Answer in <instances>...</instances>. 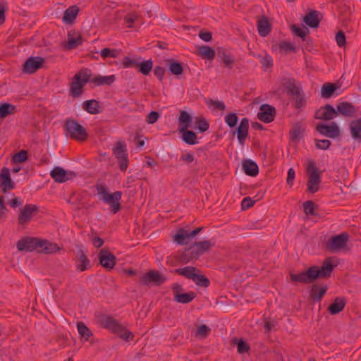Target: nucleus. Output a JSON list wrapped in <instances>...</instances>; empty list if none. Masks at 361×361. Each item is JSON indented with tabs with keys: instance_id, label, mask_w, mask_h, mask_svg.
Instances as JSON below:
<instances>
[{
	"instance_id": "nucleus-1",
	"label": "nucleus",
	"mask_w": 361,
	"mask_h": 361,
	"mask_svg": "<svg viewBox=\"0 0 361 361\" xmlns=\"http://www.w3.org/2000/svg\"><path fill=\"white\" fill-rule=\"evenodd\" d=\"M336 265L332 264L331 257L324 260L322 266H311L307 270L298 274H290V279L295 284L298 283L309 284L319 279L329 278Z\"/></svg>"
},
{
	"instance_id": "nucleus-2",
	"label": "nucleus",
	"mask_w": 361,
	"mask_h": 361,
	"mask_svg": "<svg viewBox=\"0 0 361 361\" xmlns=\"http://www.w3.org/2000/svg\"><path fill=\"white\" fill-rule=\"evenodd\" d=\"M17 249L19 251L32 252L51 254L59 250V247L47 240L39 239L35 237L21 238L16 243Z\"/></svg>"
},
{
	"instance_id": "nucleus-3",
	"label": "nucleus",
	"mask_w": 361,
	"mask_h": 361,
	"mask_svg": "<svg viewBox=\"0 0 361 361\" xmlns=\"http://www.w3.org/2000/svg\"><path fill=\"white\" fill-rule=\"evenodd\" d=\"M99 324L120 338H133L134 335L131 331L121 324L116 319L109 314H102L99 316Z\"/></svg>"
},
{
	"instance_id": "nucleus-4",
	"label": "nucleus",
	"mask_w": 361,
	"mask_h": 361,
	"mask_svg": "<svg viewBox=\"0 0 361 361\" xmlns=\"http://www.w3.org/2000/svg\"><path fill=\"white\" fill-rule=\"evenodd\" d=\"M96 189L99 199L110 205L113 214L117 213L121 209L120 200L122 192L116 191L114 193H109L106 186L103 184H97Z\"/></svg>"
},
{
	"instance_id": "nucleus-5",
	"label": "nucleus",
	"mask_w": 361,
	"mask_h": 361,
	"mask_svg": "<svg viewBox=\"0 0 361 361\" xmlns=\"http://www.w3.org/2000/svg\"><path fill=\"white\" fill-rule=\"evenodd\" d=\"M173 272L192 280L197 286L207 288L210 284L209 280L201 274V270L195 267L188 266L176 269Z\"/></svg>"
},
{
	"instance_id": "nucleus-6",
	"label": "nucleus",
	"mask_w": 361,
	"mask_h": 361,
	"mask_svg": "<svg viewBox=\"0 0 361 361\" xmlns=\"http://www.w3.org/2000/svg\"><path fill=\"white\" fill-rule=\"evenodd\" d=\"M306 171L308 176L307 190L311 193H315L319 190L322 182L321 172L312 159L308 161Z\"/></svg>"
},
{
	"instance_id": "nucleus-7",
	"label": "nucleus",
	"mask_w": 361,
	"mask_h": 361,
	"mask_svg": "<svg viewBox=\"0 0 361 361\" xmlns=\"http://www.w3.org/2000/svg\"><path fill=\"white\" fill-rule=\"evenodd\" d=\"M90 78V75L83 71L77 73L71 83V95L74 98L80 97L83 92V87L88 82Z\"/></svg>"
},
{
	"instance_id": "nucleus-8",
	"label": "nucleus",
	"mask_w": 361,
	"mask_h": 361,
	"mask_svg": "<svg viewBox=\"0 0 361 361\" xmlns=\"http://www.w3.org/2000/svg\"><path fill=\"white\" fill-rule=\"evenodd\" d=\"M166 277L157 270H150L144 274L139 280L140 285L150 286L152 285L159 286L166 282Z\"/></svg>"
},
{
	"instance_id": "nucleus-9",
	"label": "nucleus",
	"mask_w": 361,
	"mask_h": 361,
	"mask_svg": "<svg viewBox=\"0 0 361 361\" xmlns=\"http://www.w3.org/2000/svg\"><path fill=\"white\" fill-rule=\"evenodd\" d=\"M348 237V234L345 232L331 236L326 243V250L331 253L341 250L347 246Z\"/></svg>"
},
{
	"instance_id": "nucleus-10",
	"label": "nucleus",
	"mask_w": 361,
	"mask_h": 361,
	"mask_svg": "<svg viewBox=\"0 0 361 361\" xmlns=\"http://www.w3.org/2000/svg\"><path fill=\"white\" fill-rule=\"evenodd\" d=\"M65 127L71 138L80 141H84L87 138L85 129L75 121L72 119L67 120Z\"/></svg>"
},
{
	"instance_id": "nucleus-11",
	"label": "nucleus",
	"mask_w": 361,
	"mask_h": 361,
	"mask_svg": "<svg viewBox=\"0 0 361 361\" xmlns=\"http://www.w3.org/2000/svg\"><path fill=\"white\" fill-rule=\"evenodd\" d=\"M113 154L118 160L121 171L125 172L128 166V157L126 143L118 141L113 148Z\"/></svg>"
},
{
	"instance_id": "nucleus-12",
	"label": "nucleus",
	"mask_w": 361,
	"mask_h": 361,
	"mask_svg": "<svg viewBox=\"0 0 361 361\" xmlns=\"http://www.w3.org/2000/svg\"><path fill=\"white\" fill-rule=\"evenodd\" d=\"M214 245L215 243L209 240L195 242L187 248L185 252H189L190 259H195L204 252H209Z\"/></svg>"
},
{
	"instance_id": "nucleus-13",
	"label": "nucleus",
	"mask_w": 361,
	"mask_h": 361,
	"mask_svg": "<svg viewBox=\"0 0 361 361\" xmlns=\"http://www.w3.org/2000/svg\"><path fill=\"white\" fill-rule=\"evenodd\" d=\"M284 87L287 94L294 99L295 103V106L297 109L300 108L305 104V101L303 94L300 89L295 85L294 80H289L284 84Z\"/></svg>"
},
{
	"instance_id": "nucleus-14",
	"label": "nucleus",
	"mask_w": 361,
	"mask_h": 361,
	"mask_svg": "<svg viewBox=\"0 0 361 361\" xmlns=\"http://www.w3.org/2000/svg\"><path fill=\"white\" fill-rule=\"evenodd\" d=\"M38 212L39 207L36 204H25L20 209V213L18 216V224L20 226L27 224Z\"/></svg>"
},
{
	"instance_id": "nucleus-15",
	"label": "nucleus",
	"mask_w": 361,
	"mask_h": 361,
	"mask_svg": "<svg viewBox=\"0 0 361 361\" xmlns=\"http://www.w3.org/2000/svg\"><path fill=\"white\" fill-rule=\"evenodd\" d=\"M44 61L45 59L44 58L31 56L24 63L23 71L28 74L34 73L42 66Z\"/></svg>"
},
{
	"instance_id": "nucleus-16",
	"label": "nucleus",
	"mask_w": 361,
	"mask_h": 361,
	"mask_svg": "<svg viewBox=\"0 0 361 361\" xmlns=\"http://www.w3.org/2000/svg\"><path fill=\"white\" fill-rule=\"evenodd\" d=\"M316 130L322 135L330 138H336L340 135V129L338 125L332 122L330 126L324 123H317Z\"/></svg>"
},
{
	"instance_id": "nucleus-17",
	"label": "nucleus",
	"mask_w": 361,
	"mask_h": 361,
	"mask_svg": "<svg viewBox=\"0 0 361 361\" xmlns=\"http://www.w3.org/2000/svg\"><path fill=\"white\" fill-rule=\"evenodd\" d=\"M338 116V111L331 105L326 104L315 112L314 118L316 119L330 121Z\"/></svg>"
},
{
	"instance_id": "nucleus-18",
	"label": "nucleus",
	"mask_w": 361,
	"mask_h": 361,
	"mask_svg": "<svg viewBox=\"0 0 361 361\" xmlns=\"http://www.w3.org/2000/svg\"><path fill=\"white\" fill-rule=\"evenodd\" d=\"M51 177L57 183H64L75 176L73 171H66L61 167H54L50 173Z\"/></svg>"
},
{
	"instance_id": "nucleus-19",
	"label": "nucleus",
	"mask_w": 361,
	"mask_h": 361,
	"mask_svg": "<svg viewBox=\"0 0 361 361\" xmlns=\"http://www.w3.org/2000/svg\"><path fill=\"white\" fill-rule=\"evenodd\" d=\"M100 264L105 269H112L116 264V257L110 251L102 249L99 253Z\"/></svg>"
},
{
	"instance_id": "nucleus-20",
	"label": "nucleus",
	"mask_w": 361,
	"mask_h": 361,
	"mask_svg": "<svg viewBox=\"0 0 361 361\" xmlns=\"http://www.w3.org/2000/svg\"><path fill=\"white\" fill-rule=\"evenodd\" d=\"M260 111L257 114V118L264 122L270 123L274 120L276 111V109L269 104H262L259 107Z\"/></svg>"
},
{
	"instance_id": "nucleus-21",
	"label": "nucleus",
	"mask_w": 361,
	"mask_h": 361,
	"mask_svg": "<svg viewBox=\"0 0 361 361\" xmlns=\"http://www.w3.org/2000/svg\"><path fill=\"white\" fill-rule=\"evenodd\" d=\"M15 187L14 183L11 180L10 170L4 167L0 173V188L3 193L7 192L8 190H12Z\"/></svg>"
},
{
	"instance_id": "nucleus-22",
	"label": "nucleus",
	"mask_w": 361,
	"mask_h": 361,
	"mask_svg": "<svg viewBox=\"0 0 361 361\" xmlns=\"http://www.w3.org/2000/svg\"><path fill=\"white\" fill-rule=\"evenodd\" d=\"M328 290L326 283H313L310 290V298L314 302H320Z\"/></svg>"
},
{
	"instance_id": "nucleus-23",
	"label": "nucleus",
	"mask_w": 361,
	"mask_h": 361,
	"mask_svg": "<svg viewBox=\"0 0 361 361\" xmlns=\"http://www.w3.org/2000/svg\"><path fill=\"white\" fill-rule=\"evenodd\" d=\"M249 120L247 118H243L236 129L238 140L241 145L245 144L246 138L248 137Z\"/></svg>"
},
{
	"instance_id": "nucleus-24",
	"label": "nucleus",
	"mask_w": 361,
	"mask_h": 361,
	"mask_svg": "<svg viewBox=\"0 0 361 361\" xmlns=\"http://www.w3.org/2000/svg\"><path fill=\"white\" fill-rule=\"evenodd\" d=\"M336 111H338V114H340L345 117L351 118L355 114L356 110L352 104L348 102H342L337 105Z\"/></svg>"
},
{
	"instance_id": "nucleus-25",
	"label": "nucleus",
	"mask_w": 361,
	"mask_h": 361,
	"mask_svg": "<svg viewBox=\"0 0 361 361\" xmlns=\"http://www.w3.org/2000/svg\"><path fill=\"white\" fill-rule=\"evenodd\" d=\"M346 305V300L343 297L336 298L333 302L328 307V311L332 315H335L343 310Z\"/></svg>"
},
{
	"instance_id": "nucleus-26",
	"label": "nucleus",
	"mask_w": 361,
	"mask_h": 361,
	"mask_svg": "<svg viewBox=\"0 0 361 361\" xmlns=\"http://www.w3.org/2000/svg\"><path fill=\"white\" fill-rule=\"evenodd\" d=\"M90 267V262L87 259L83 250H80L77 254L76 269L80 271H84Z\"/></svg>"
},
{
	"instance_id": "nucleus-27",
	"label": "nucleus",
	"mask_w": 361,
	"mask_h": 361,
	"mask_svg": "<svg viewBox=\"0 0 361 361\" xmlns=\"http://www.w3.org/2000/svg\"><path fill=\"white\" fill-rule=\"evenodd\" d=\"M242 166L245 173L249 176L255 177L259 173L257 164L250 159L244 160Z\"/></svg>"
},
{
	"instance_id": "nucleus-28",
	"label": "nucleus",
	"mask_w": 361,
	"mask_h": 361,
	"mask_svg": "<svg viewBox=\"0 0 361 361\" xmlns=\"http://www.w3.org/2000/svg\"><path fill=\"white\" fill-rule=\"evenodd\" d=\"M303 21L311 28H317L320 23L318 11H310L303 18Z\"/></svg>"
},
{
	"instance_id": "nucleus-29",
	"label": "nucleus",
	"mask_w": 361,
	"mask_h": 361,
	"mask_svg": "<svg viewBox=\"0 0 361 361\" xmlns=\"http://www.w3.org/2000/svg\"><path fill=\"white\" fill-rule=\"evenodd\" d=\"M258 33L262 37L268 35L271 31V26L267 17L263 16L257 22Z\"/></svg>"
},
{
	"instance_id": "nucleus-30",
	"label": "nucleus",
	"mask_w": 361,
	"mask_h": 361,
	"mask_svg": "<svg viewBox=\"0 0 361 361\" xmlns=\"http://www.w3.org/2000/svg\"><path fill=\"white\" fill-rule=\"evenodd\" d=\"M79 11V8L77 6H70L64 11L63 21L68 24L73 23L76 18Z\"/></svg>"
},
{
	"instance_id": "nucleus-31",
	"label": "nucleus",
	"mask_w": 361,
	"mask_h": 361,
	"mask_svg": "<svg viewBox=\"0 0 361 361\" xmlns=\"http://www.w3.org/2000/svg\"><path fill=\"white\" fill-rule=\"evenodd\" d=\"M219 58L225 64V66L228 69H231L234 65V58L231 54H228L224 49H219L217 51Z\"/></svg>"
},
{
	"instance_id": "nucleus-32",
	"label": "nucleus",
	"mask_w": 361,
	"mask_h": 361,
	"mask_svg": "<svg viewBox=\"0 0 361 361\" xmlns=\"http://www.w3.org/2000/svg\"><path fill=\"white\" fill-rule=\"evenodd\" d=\"M84 110L91 114H97L100 112L99 102L95 99H90L82 103Z\"/></svg>"
},
{
	"instance_id": "nucleus-33",
	"label": "nucleus",
	"mask_w": 361,
	"mask_h": 361,
	"mask_svg": "<svg viewBox=\"0 0 361 361\" xmlns=\"http://www.w3.org/2000/svg\"><path fill=\"white\" fill-rule=\"evenodd\" d=\"M192 122V118L190 115L185 111H181L180 116L178 118V128L181 129V131L186 130L190 127Z\"/></svg>"
},
{
	"instance_id": "nucleus-34",
	"label": "nucleus",
	"mask_w": 361,
	"mask_h": 361,
	"mask_svg": "<svg viewBox=\"0 0 361 361\" xmlns=\"http://www.w3.org/2000/svg\"><path fill=\"white\" fill-rule=\"evenodd\" d=\"M350 130L353 139L361 140V117L350 122Z\"/></svg>"
},
{
	"instance_id": "nucleus-35",
	"label": "nucleus",
	"mask_w": 361,
	"mask_h": 361,
	"mask_svg": "<svg viewBox=\"0 0 361 361\" xmlns=\"http://www.w3.org/2000/svg\"><path fill=\"white\" fill-rule=\"evenodd\" d=\"M178 130L182 134V139L186 144L193 145L197 143V135L192 130H190L188 128L183 131H181V129Z\"/></svg>"
},
{
	"instance_id": "nucleus-36",
	"label": "nucleus",
	"mask_w": 361,
	"mask_h": 361,
	"mask_svg": "<svg viewBox=\"0 0 361 361\" xmlns=\"http://www.w3.org/2000/svg\"><path fill=\"white\" fill-rule=\"evenodd\" d=\"M190 239L189 231L183 228H179L174 235V240L179 245H187Z\"/></svg>"
},
{
	"instance_id": "nucleus-37",
	"label": "nucleus",
	"mask_w": 361,
	"mask_h": 361,
	"mask_svg": "<svg viewBox=\"0 0 361 361\" xmlns=\"http://www.w3.org/2000/svg\"><path fill=\"white\" fill-rule=\"evenodd\" d=\"M339 87L336 83L326 82L321 88V95L323 98H330Z\"/></svg>"
},
{
	"instance_id": "nucleus-38",
	"label": "nucleus",
	"mask_w": 361,
	"mask_h": 361,
	"mask_svg": "<svg viewBox=\"0 0 361 361\" xmlns=\"http://www.w3.org/2000/svg\"><path fill=\"white\" fill-rule=\"evenodd\" d=\"M16 107L12 104L3 103L0 104V118H5L9 115H13Z\"/></svg>"
},
{
	"instance_id": "nucleus-39",
	"label": "nucleus",
	"mask_w": 361,
	"mask_h": 361,
	"mask_svg": "<svg viewBox=\"0 0 361 361\" xmlns=\"http://www.w3.org/2000/svg\"><path fill=\"white\" fill-rule=\"evenodd\" d=\"M196 297V293L193 291H190L185 293H180L176 296V299L173 300L176 302L181 304H188L192 302Z\"/></svg>"
},
{
	"instance_id": "nucleus-40",
	"label": "nucleus",
	"mask_w": 361,
	"mask_h": 361,
	"mask_svg": "<svg viewBox=\"0 0 361 361\" xmlns=\"http://www.w3.org/2000/svg\"><path fill=\"white\" fill-rule=\"evenodd\" d=\"M198 54L204 59L213 60L215 57V51L208 46H202L198 48Z\"/></svg>"
},
{
	"instance_id": "nucleus-41",
	"label": "nucleus",
	"mask_w": 361,
	"mask_h": 361,
	"mask_svg": "<svg viewBox=\"0 0 361 361\" xmlns=\"http://www.w3.org/2000/svg\"><path fill=\"white\" fill-rule=\"evenodd\" d=\"M116 80L115 75H111L109 76H97L94 77L92 80V82L97 85H111Z\"/></svg>"
},
{
	"instance_id": "nucleus-42",
	"label": "nucleus",
	"mask_w": 361,
	"mask_h": 361,
	"mask_svg": "<svg viewBox=\"0 0 361 361\" xmlns=\"http://www.w3.org/2000/svg\"><path fill=\"white\" fill-rule=\"evenodd\" d=\"M82 42V38L81 35H78L77 37H73L71 33L68 35V42L66 45L67 49H73L81 44Z\"/></svg>"
},
{
	"instance_id": "nucleus-43",
	"label": "nucleus",
	"mask_w": 361,
	"mask_h": 361,
	"mask_svg": "<svg viewBox=\"0 0 361 361\" xmlns=\"http://www.w3.org/2000/svg\"><path fill=\"white\" fill-rule=\"evenodd\" d=\"M153 66V62L152 60H147L145 61H140L138 64V71L142 74L147 75L152 71Z\"/></svg>"
},
{
	"instance_id": "nucleus-44",
	"label": "nucleus",
	"mask_w": 361,
	"mask_h": 361,
	"mask_svg": "<svg viewBox=\"0 0 361 361\" xmlns=\"http://www.w3.org/2000/svg\"><path fill=\"white\" fill-rule=\"evenodd\" d=\"M77 328L81 337L88 338L93 336L91 330L82 322H78L77 323Z\"/></svg>"
},
{
	"instance_id": "nucleus-45",
	"label": "nucleus",
	"mask_w": 361,
	"mask_h": 361,
	"mask_svg": "<svg viewBox=\"0 0 361 361\" xmlns=\"http://www.w3.org/2000/svg\"><path fill=\"white\" fill-rule=\"evenodd\" d=\"M291 30L295 35L302 38L303 41H305L306 36L310 32L306 27H300L296 25H293L291 26Z\"/></svg>"
},
{
	"instance_id": "nucleus-46",
	"label": "nucleus",
	"mask_w": 361,
	"mask_h": 361,
	"mask_svg": "<svg viewBox=\"0 0 361 361\" xmlns=\"http://www.w3.org/2000/svg\"><path fill=\"white\" fill-rule=\"evenodd\" d=\"M233 345H237V350L239 354L248 352L250 345L244 340H231Z\"/></svg>"
},
{
	"instance_id": "nucleus-47",
	"label": "nucleus",
	"mask_w": 361,
	"mask_h": 361,
	"mask_svg": "<svg viewBox=\"0 0 361 361\" xmlns=\"http://www.w3.org/2000/svg\"><path fill=\"white\" fill-rule=\"evenodd\" d=\"M169 69L170 72L174 75H180L183 72V68L181 63L174 60L170 61Z\"/></svg>"
},
{
	"instance_id": "nucleus-48",
	"label": "nucleus",
	"mask_w": 361,
	"mask_h": 361,
	"mask_svg": "<svg viewBox=\"0 0 361 361\" xmlns=\"http://www.w3.org/2000/svg\"><path fill=\"white\" fill-rule=\"evenodd\" d=\"M316 208L317 205L311 200H307L303 203L304 212L306 215L315 216L316 213L314 209Z\"/></svg>"
},
{
	"instance_id": "nucleus-49",
	"label": "nucleus",
	"mask_w": 361,
	"mask_h": 361,
	"mask_svg": "<svg viewBox=\"0 0 361 361\" xmlns=\"http://www.w3.org/2000/svg\"><path fill=\"white\" fill-rule=\"evenodd\" d=\"M28 159L27 152L22 149L19 152L14 154L12 157V161L14 163H23Z\"/></svg>"
},
{
	"instance_id": "nucleus-50",
	"label": "nucleus",
	"mask_w": 361,
	"mask_h": 361,
	"mask_svg": "<svg viewBox=\"0 0 361 361\" xmlns=\"http://www.w3.org/2000/svg\"><path fill=\"white\" fill-rule=\"evenodd\" d=\"M211 329L205 324H202L197 326L195 336L196 337H207L209 336Z\"/></svg>"
},
{
	"instance_id": "nucleus-51",
	"label": "nucleus",
	"mask_w": 361,
	"mask_h": 361,
	"mask_svg": "<svg viewBox=\"0 0 361 361\" xmlns=\"http://www.w3.org/2000/svg\"><path fill=\"white\" fill-rule=\"evenodd\" d=\"M196 123L200 132L204 133L209 129V124L205 118L201 116L197 118Z\"/></svg>"
},
{
	"instance_id": "nucleus-52",
	"label": "nucleus",
	"mask_w": 361,
	"mask_h": 361,
	"mask_svg": "<svg viewBox=\"0 0 361 361\" xmlns=\"http://www.w3.org/2000/svg\"><path fill=\"white\" fill-rule=\"evenodd\" d=\"M238 121V117L235 113H230L225 116V122L231 128L235 127Z\"/></svg>"
},
{
	"instance_id": "nucleus-53",
	"label": "nucleus",
	"mask_w": 361,
	"mask_h": 361,
	"mask_svg": "<svg viewBox=\"0 0 361 361\" xmlns=\"http://www.w3.org/2000/svg\"><path fill=\"white\" fill-rule=\"evenodd\" d=\"M139 62L136 59H132L128 56H126L123 59L122 64L124 68H130V67H138Z\"/></svg>"
},
{
	"instance_id": "nucleus-54",
	"label": "nucleus",
	"mask_w": 361,
	"mask_h": 361,
	"mask_svg": "<svg viewBox=\"0 0 361 361\" xmlns=\"http://www.w3.org/2000/svg\"><path fill=\"white\" fill-rule=\"evenodd\" d=\"M279 48L281 50L285 51H293L296 52V48L289 42L287 41H283L279 44Z\"/></svg>"
},
{
	"instance_id": "nucleus-55",
	"label": "nucleus",
	"mask_w": 361,
	"mask_h": 361,
	"mask_svg": "<svg viewBox=\"0 0 361 361\" xmlns=\"http://www.w3.org/2000/svg\"><path fill=\"white\" fill-rule=\"evenodd\" d=\"M336 43L338 47H342L345 45L346 39L345 33L342 30H339L336 35Z\"/></svg>"
},
{
	"instance_id": "nucleus-56",
	"label": "nucleus",
	"mask_w": 361,
	"mask_h": 361,
	"mask_svg": "<svg viewBox=\"0 0 361 361\" xmlns=\"http://www.w3.org/2000/svg\"><path fill=\"white\" fill-rule=\"evenodd\" d=\"M301 133L302 130L300 127L295 126L290 131V137L292 140H298Z\"/></svg>"
},
{
	"instance_id": "nucleus-57",
	"label": "nucleus",
	"mask_w": 361,
	"mask_h": 361,
	"mask_svg": "<svg viewBox=\"0 0 361 361\" xmlns=\"http://www.w3.org/2000/svg\"><path fill=\"white\" fill-rule=\"evenodd\" d=\"M160 115L157 111H151L147 116L146 122L149 124H154L157 121Z\"/></svg>"
},
{
	"instance_id": "nucleus-58",
	"label": "nucleus",
	"mask_w": 361,
	"mask_h": 361,
	"mask_svg": "<svg viewBox=\"0 0 361 361\" xmlns=\"http://www.w3.org/2000/svg\"><path fill=\"white\" fill-rule=\"evenodd\" d=\"M260 63L264 68H270L273 66L272 59L269 55H265L264 56H262L260 59Z\"/></svg>"
},
{
	"instance_id": "nucleus-59",
	"label": "nucleus",
	"mask_w": 361,
	"mask_h": 361,
	"mask_svg": "<svg viewBox=\"0 0 361 361\" xmlns=\"http://www.w3.org/2000/svg\"><path fill=\"white\" fill-rule=\"evenodd\" d=\"M116 49H110L109 48H104L101 51V56L103 58L112 57L116 58L117 54H116Z\"/></svg>"
},
{
	"instance_id": "nucleus-60",
	"label": "nucleus",
	"mask_w": 361,
	"mask_h": 361,
	"mask_svg": "<svg viewBox=\"0 0 361 361\" xmlns=\"http://www.w3.org/2000/svg\"><path fill=\"white\" fill-rule=\"evenodd\" d=\"M315 141L316 147L320 149H327L331 145V141H329V140H315Z\"/></svg>"
},
{
	"instance_id": "nucleus-61",
	"label": "nucleus",
	"mask_w": 361,
	"mask_h": 361,
	"mask_svg": "<svg viewBox=\"0 0 361 361\" xmlns=\"http://www.w3.org/2000/svg\"><path fill=\"white\" fill-rule=\"evenodd\" d=\"M207 105L211 106H214V108H216V109L218 110H222L224 111L226 108L223 102H221V101H215V100H213V99H209L207 102Z\"/></svg>"
},
{
	"instance_id": "nucleus-62",
	"label": "nucleus",
	"mask_w": 361,
	"mask_h": 361,
	"mask_svg": "<svg viewBox=\"0 0 361 361\" xmlns=\"http://www.w3.org/2000/svg\"><path fill=\"white\" fill-rule=\"evenodd\" d=\"M255 201H253L250 197H245L241 202V207L243 209H247L253 206Z\"/></svg>"
},
{
	"instance_id": "nucleus-63",
	"label": "nucleus",
	"mask_w": 361,
	"mask_h": 361,
	"mask_svg": "<svg viewBox=\"0 0 361 361\" xmlns=\"http://www.w3.org/2000/svg\"><path fill=\"white\" fill-rule=\"evenodd\" d=\"M295 173L294 169L293 168L289 169L288 171L287 178H286V182L288 185H290V186L293 185V181L295 179Z\"/></svg>"
},
{
	"instance_id": "nucleus-64",
	"label": "nucleus",
	"mask_w": 361,
	"mask_h": 361,
	"mask_svg": "<svg viewBox=\"0 0 361 361\" xmlns=\"http://www.w3.org/2000/svg\"><path fill=\"white\" fill-rule=\"evenodd\" d=\"M171 290L173 293V300L176 299V296L177 295H180V293H183L182 292L183 290L182 286L177 283L173 284V286L171 287Z\"/></svg>"
}]
</instances>
